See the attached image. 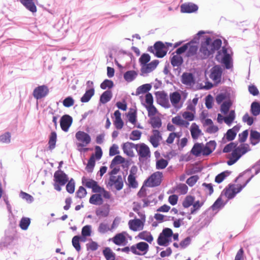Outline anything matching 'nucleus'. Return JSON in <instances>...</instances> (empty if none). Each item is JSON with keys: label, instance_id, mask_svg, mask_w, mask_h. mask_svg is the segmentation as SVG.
<instances>
[{"label": "nucleus", "instance_id": "f257e3e1", "mask_svg": "<svg viewBox=\"0 0 260 260\" xmlns=\"http://www.w3.org/2000/svg\"><path fill=\"white\" fill-rule=\"evenodd\" d=\"M221 43V40L219 39L213 40L209 37H206L205 41L201 42L197 58L205 59L212 57L215 51L220 48Z\"/></svg>", "mask_w": 260, "mask_h": 260}, {"label": "nucleus", "instance_id": "f03ea898", "mask_svg": "<svg viewBox=\"0 0 260 260\" xmlns=\"http://www.w3.org/2000/svg\"><path fill=\"white\" fill-rule=\"evenodd\" d=\"M250 150L249 145L248 144L243 143L233 150L231 154H229V160L227 164L229 166L234 164L244 154Z\"/></svg>", "mask_w": 260, "mask_h": 260}, {"label": "nucleus", "instance_id": "7ed1b4c3", "mask_svg": "<svg viewBox=\"0 0 260 260\" xmlns=\"http://www.w3.org/2000/svg\"><path fill=\"white\" fill-rule=\"evenodd\" d=\"M231 52L230 49L223 47L221 50L218 51L216 56V60L224 64L226 69H230L233 66Z\"/></svg>", "mask_w": 260, "mask_h": 260}, {"label": "nucleus", "instance_id": "20e7f679", "mask_svg": "<svg viewBox=\"0 0 260 260\" xmlns=\"http://www.w3.org/2000/svg\"><path fill=\"white\" fill-rule=\"evenodd\" d=\"M253 176L252 175L250 178H249L243 185L241 184L229 185V187L226 188L225 190L224 194L226 197L229 199H232L234 198L236 194L240 192L242 189L247 185V184L250 181Z\"/></svg>", "mask_w": 260, "mask_h": 260}, {"label": "nucleus", "instance_id": "39448f33", "mask_svg": "<svg viewBox=\"0 0 260 260\" xmlns=\"http://www.w3.org/2000/svg\"><path fill=\"white\" fill-rule=\"evenodd\" d=\"M172 235L173 231L171 229H164L158 237L157 244L160 246H167L171 242Z\"/></svg>", "mask_w": 260, "mask_h": 260}, {"label": "nucleus", "instance_id": "423d86ee", "mask_svg": "<svg viewBox=\"0 0 260 260\" xmlns=\"http://www.w3.org/2000/svg\"><path fill=\"white\" fill-rule=\"evenodd\" d=\"M106 184L109 188L114 187L117 190H120L123 186L122 177L121 175L110 176L108 181H106Z\"/></svg>", "mask_w": 260, "mask_h": 260}, {"label": "nucleus", "instance_id": "0eeeda50", "mask_svg": "<svg viewBox=\"0 0 260 260\" xmlns=\"http://www.w3.org/2000/svg\"><path fill=\"white\" fill-rule=\"evenodd\" d=\"M75 137L78 143H77L78 147H84L91 142V137L89 134L83 132L78 131L75 134Z\"/></svg>", "mask_w": 260, "mask_h": 260}, {"label": "nucleus", "instance_id": "6e6552de", "mask_svg": "<svg viewBox=\"0 0 260 260\" xmlns=\"http://www.w3.org/2000/svg\"><path fill=\"white\" fill-rule=\"evenodd\" d=\"M148 50L154 53L158 57H163L168 51L165 45L159 41L156 42L153 47H149Z\"/></svg>", "mask_w": 260, "mask_h": 260}, {"label": "nucleus", "instance_id": "1a4fd4ad", "mask_svg": "<svg viewBox=\"0 0 260 260\" xmlns=\"http://www.w3.org/2000/svg\"><path fill=\"white\" fill-rule=\"evenodd\" d=\"M222 71V68L218 65L211 69L209 77L215 84H217L221 82Z\"/></svg>", "mask_w": 260, "mask_h": 260}, {"label": "nucleus", "instance_id": "9d476101", "mask_svg": "<svg viewBox=\"0 0 260 260\" xmlns=\"http://www.w3.org/2000/svg\"><path fill=\"white\" fill-rule=\"evenodd\" d=\"M162 177V173L157 171L153 173L147 180L146 183L147 185L151 187L157 186L159 185Z\"/></svg>", "mask_w": 260, "mask_h": 260}, {"label": "nucleus", "instance_id": "9b49d317", "mask_svg": "<svg viewBox=\"0 0 260 260\" xmlns=\"http://www.w3.org/2000/svg\"><path fill=\"white\" fill-rule=\"evenodd\" d=\"M82 182L86 187L91 188L93 192L97 193L102 190V187L100 186L98 182L94 180L83 177L82 178Z\"/></svg>", "mask_w": 260, "mask_h": 260}, {"label": "nucleus", "instance_id": "f8f14e48", "mask_svg": "<svg viewBox=\"0 0 260 260\" xmlns=\"http://www.w3.org/2000/svg\"><path fill=\"white\" fill-rule=\"evenodd\" d=\"M158 62L157 60H154L149 63L141 65V75L143 76H147L148 74L151 73L156 68Z\"/></svg>", "mask_w": 260, "mask_h": 260}, {"label": "nucleus", "instance_id": "ddd939ff", "mask_svg": "<svg viewBox=\"0 0 260 260\" xmlns=\"http://www.w3.org/2000/svg\"><path fill=\"white\" fill-rule=\"evenodd\" d=\"M49 93V89L46 85H40L35 88L33 96L37 100L45 97Z\"/></svg>", "mask_w": 260, "mask_h": 260}, {"label": "nucleus", "instance_id": "4468645a", "mask_svg": "<svg viewBox=\"0 0 260 260\" xmlns=\"http://www.w3.org/2000/svg\"><path fill=\"white\" fill-rule=\"evenodd\" d=\"M11 231L9 230L6 232V237L4 241L0 243V249L10 245L16 239L15 231L13 229H11Z\"/></svg>", "mask_w": 260, "mask_h": 260}, {"label": "nucleus", "instance_id": "2eb2a0df", "mask_svg": "<svg viewBox=\"0 0 260 260\" xmlns=\"http://www.w3.org/2000/svg\"><path fill=\"white\" fill-rule=\"evenodd\" d=\"M156 101L158 104L162 107L168 108L170 107L167 94L164 91H158L156 93Z\"/></svg>", "mask_w": 260, "mask_h": 260}, {"label": "nucleus", "instance_id": "dca6fc26", "mask_svg": "<svg viewBox=\"0 0 260 260\" xmlns=\"http://www.w3.org/2000/svg\"><path fill=\"white\" fill-rule=\"evenodd\" d=\"M138 147L136 150L140 158H147L150 156L149 148L144 143L137 144Z\"/></svg>", "mask_w": 260, "mask_h": 260}, {"label": "nucleus", "instance_id": "f3484780", "mask_svg": "<svg viewBox=\"0 0 260 260\" xmlns=\"http://www.w3.org/2000/svg\"><path fill=\"white\" fill-rule=\"evenodd\" d=\"M54 180L60 185H64L68 181L69 178L62 171L58 170L56 171L54 174Z\"/></svg>", "mask_w": 260, "mask_h": 260}, {"label": "nucleus", "instance_id": "a211bd4d", "mask_svg": "<svg viewBox=\"0 0 260 260\" xmlns=\"http://www.w3.org/2000/svg\"><path fill=\"white\" fill-rule=\"evenodd\" d=\"M73 122V119L69 115L62 116L60 120V127L62 131L67 132Z\"/></svg>", "mask_w": 260, "mask_h": 260}, {"label": "nucleus", "instance_id": "6ab92c4d", "mask_svg": "<svg viewBox=\"0 0 260 260\" xmlns=\"http://www.w3.org/2000/svg\"><path fill=\"white\" fill-rule=\"evenodd\" d=\"M181 82L188 87H191L195 83V79L190 73H184L181 76Z\"/></svg>", "mask_w": 260, "mask_h": 260}, {"label": "nucleus", "instance_id": "aec40b11", "mask_svg": "<svg viewBox=\"0 0 260 260\" xmlns=\"http://www.w3.org/2000/svg\"><path fill=\"white\" fill-rule=\"evenodd\" d=\"M203 124L204 127H206V132L209 134H214L217 132L219 129L218 126L213 124L211 119H205Z\"/></svg>", "mask_w": 260, "mask_h": 260}, {"label": "nucleus", "instance_id": "412c9836", "mask_svg": "<svg viewBox=\"0 0 260 260\" xmlns=\"http://www.w3.org/2000/svg\"><path fill=\"white\" fill-rule=\"evenodd\" d=\"M161 139L162 137L160 132L156 129L153 130L152 135L149 138V141L154 148L158 146L159 142Z\"/></svg>", "mask_w": 260, "mask_h": 260}, {"label": "nucleus", "instance_id": "4be33fe9", "mask_svg": "<svg viewBox=\"0 0 260 260\" xmlns=\"http://www.w3.org/2000/svg\"><path fill=\"white\" fill-rule=\"evenodd\" d=\"M138 147L137 144H135L132 142H126L124 143L122 145V149L125 154L129 157H133L134 156V153L133 149H135Z\"/></svg>", "mask_w": 260, "mask_h": 260}, {"label": "nucleus", "instance_id": "5701e85b", "mask_svg": "<svg viewBox=\"0 0 260 260\" xmlns=\"http://www.w3.org/2000/svg\"><path fill=\"white\" fill-rule=\"evenodd\" d=\"M181 98L180 94L177 91L170 94V101L173 106L177 109H180L182 107V105H179Z\"/></svg>", "mask_w": 260, "mask_h": 260}, {"label": "nucleus", "instance_id": "b1692460", "mask_svg": "<svg viewBox=\"0 0 260 260\" xmlns=\"http://www.w3.org/2000/svg\"><path fill=\"white\" fill-rule=\"evenodd\" d=\"M37 0H20V2L25 7V8L32 13L37 12V7L36 2Z\"/></svg>", "mask_w": 260, "mask_h": 260}, {"label": "nucleus", "instance_id": "393cba45", "mask_svg": "<svg viewBox=\"0 0 260 260\" xmlns=\"http://www.w3.org/2000/svg\"><path fill=\"white\" fill-rule=\"evenodd\" d=\"M198 9L197 5L192 3H185L181 6V12L190 13L197 11Z\"/></svg>", "mask_w": 260, "mask_h": 260}, {"label": "nucleus", "instance_id": "a878e982", "mask_svg": "<svg viewBox=\"0 0 260 260\" xmlns=\"http://www.w3.org/2000/svg\"><path fill=\"white\" fill-rule=\"evenodd\" d=\"M216 146V143L214 141H210L205 145L203 144V155H208L211 153L215 150Z\"/></svg>", "mask_w": 260, "mask_h": 260}, {"label": "nucleus", "instance_id": "bb28decb", "mask_svg": "<svg viewBox=\"0 0 260 260\" xmlns=\"http://www.w3.org/2000/svg\"><path fill=\"white\" fill-rule=\"evenodd\" d=\"M190 134L193 140H197L202 134V131L196 123H192L190 128Z\"/></svg>", "mask_w": 260, "mask_h": 260}, {"label": "nucleus", "instance_id": "cd10ccee", "mask_svg": "<svg viewBox=\"0 0 260 260\" xmlns=\"http://www.w3.org/2000/svg\"><path fill=\"white\" fill-rule=\"evenodd\" d=\"M240 130V126L237 125L232 128L229 129L226 133V138L228 141L233 140L237 135V133Z\"/></svg>", "mask_w": 260, "mask_h": 260}, {"label": "nucleus", "instance_id": "c85d7f7f", "mask_svg": "<svg viewBox=\"0 0 260 260\" xmlns=\"http://www.w3.org/2000/svg\"><path fill=\"white\" fill-rule=\"evenodd\" d=\"M225 205L221 197H219L211 207V209L217 213Z\"/></svg>", "mask_w": 260, "mask_h": 260}, {"label": "nucleus", "instance_id": "c756f323", "mask_svg": "<svg viewBox=\"0 0 260 260\" xmlns=\"http://www.w3.org/2000/svg\"><path fill=\"white\" fill-rule=\"evenodd\" d=\"M125 234V233L123 232L116 235L112 238V241L117 245L123 244L126 241Z\"/></svg>", "mask_w": 260, "mask_h": 260}, {"label": "nucleus", "instance_id": "7c9ffc66", "mask_svg": "<svg viewBox=\"0 0 260 260\" xmlns=\"http://www.w3.org/2000/svg\"><path fill=\"white\" fill-rule=\"evenodd\" d=\"M250 140L252 145H255L260 142V133L256 131H251Z\"/></svg>", "mask_w": 260, "mask_h": 260}, {"label": "nucleus", "instance_id": "2f4dec72", "mask_svg": "<svg viewBox=\"0 0 260 260\" xmlns=\"http://www.w3.org/2000/svg\"><path fill=\"white\" fill-rule=\"evenodd\" d=\"M172 122L175 125L184 126L185 127H187L189 124L188 121L183 119L180 116L173 117L172 119Z\"/></svg>", "mask_w": 260, "mask_h": 260}, {"label": "nucleus", "instance_id": "473e14b6", "mask_svg": "<svg viewBox=\"0 0 260 260\" xmlns=\"http://www.w3.org/2000/svg\"><path fill=\"white\" fill-rule=\"evenodd\" d=\"M138 76L137 72L134 70L128 71L123 75L124 80L127 82H131L134 81Z\"/></svg>", "mask_w": 260, "mask_h": 260}, {"label": "nucleus", "instance_id": "72a5a7b5", "mask_svg": "<svg viewBox=\"0 0 260 260\" xmlns=\"http://www.w3.org/2000/svg\"><path fill=\"white\" fill-rule=\"evenodd\" d=\"M250 112L254 116H257L260 114V103L254 101L250 106Z\"/></svg>", "mask_w": 260, "mask_h": 260}, {"label": "nucleus", "instance_id": "f704fd0d", "mask_svg": "<svg viewBox=\"0 0 260 260\" xmlns=\"http://www.w3.org/2000/svg\"><path fill=\"white\" fill-rule=\"evenodd\" d=\"M202 143H196L193 146L191 152L196 156H199L202 153L203 155V149Z\"/></svg>", "mask_w": 260, "mask_h": 260}, {"label": "nucleus", "instance_id": "c9c22d12", "mask_svg": "<svg viewBox=\"0 0 260 260\" xmlns=\"http://www.w3.org/2000/svg\"><path fill=\"white\" fill-rule=\"evenodd\" d=\"M94 94V89H86L85 93L81 98V102L82 103L88 102Z\"/></svg>", "mask_w": 260, "mask_h": 260}, {"label": "nucleus", "instance_id": "e433bc0d", "mask_svg": "<svg viewBox=\"0 0 260 260\" xmlns=\"http://www.w3.org/2000/svg\"><path fill=\"white\" fill-rule=\"evenodd\" d=\"M89 203L93 205H100L103 203L102 196L100 194H92L90 199Z\"/></svg>", "mask_w": 260, "mask_h": 260}, {"label": "nucleus", "instance_id": "4c0bfd02", "mask_svg": "<svg viewBox=\"0 0 260 260\" xmlns=\"http://www.w3.org/2000/svg\"><path fill=\"white\" fill-rule=\"evenodd\" d=\"M112 96V92L110 90H106L103 93L100 97V102L102 104H106L110 101Z\"/></svg>", "mask_w": 260, "mask_h": 260}, {"label": "nucleus", "instance_id": "58836bf2", "mask_svg": "<svg viewBox=\"0 0 260 260\" xmlns=\"http://www.w3.org/2000/svg\"><path fill=\"white\" fill-rule=\"evenodd\" d=\"M205 202L204 200L197 201L193 203L192 207L190 210V213L192 214H196V212L201 208Z\"/></svg>", "mask_w": 260, "mask_h": 260}, {"label": "nucleus", "instance_id": "ea45409f", "mask_svg": "<svg viewBox=\"0 0 260 260\" xmlns=\"http://www.w3.org/2000/svg\"><path fill=\"white\" fill-rule=\"evenodd\" d=\"M171 62L173 67H179L183 63V58L180 55H174L172 57Z\"/></svg>", "mask_w": 260, "mask_h": 260}, {"label": "nucleus", "instance_id": "a19ab883", "mask_svg": "<svg viewBox=\"0 0 260 260\" xmlns=\"http://www.w3.org/2000/svg\"><path fill=\"white\" fill-rule=\"evenodd\" d=\"M56 133L55 132H52L50 136L49 140L48 142L49 149L50 150H52L55 148L56 142Z\"/></svg>", "mask_w": 260, "mask_h": 260}, {"label": "nucleus", "instance_id": "79ce46f5", "mask_svg": "<svg viewBox=\"0 0 260 260\" xmlns=\"http://www.w3.org/2000/svg\"><path fill=\"white\" fill-rule=\"evenodd\" d=\"M188 44V48L187 49V56H192L194 55L197 56L198 53V47L191 44V43H187Z\"/></svg>", "mask_w": 260, "mask_h": 260}, {"label": "nucleus", "instance_id": "37998d69", "mask_svg": "<svg viewBox=\"0 0 260 260\" xmlns=\"http://www.w3.org/2000/svg\"><path fill=\"white\" fill-rule=\"evenodd\" d=\"M151 88V85L149 84H143L138 88L136 90V94L139 95L142 93H145L149 91Z\"/></svg>", "mask_w": 260, "mask_h": 260}, {"label": "nucleus", "instance_id": "c03bdc74", "mask_svg": "<svg viewBox=\"0 0 260 260\" xmlns=\"http://www.w3.org/2000/svg\"><path fill=\"white\" fill-rule=\"evenodd\" d=\"M103 254L107 260H114L115 254L109 247H106L103 250Z\"/></svg>", "mask_w": 260, "mask_h": 260}, {"label": "nucleus", "instance_id": "a18cd8bd", "mask_svg": "<svg viewBox=\"0 0 260 260\" xmlns=\"http://www.w3.org/2000/svg\"><path fill=\"white\" fill-rule=\"evenodd\" d=\"M11 135L9 132H5L0 135V143L9 144L11 142Z\"/></svg>", "mask_w": 260, "mask_h": 260}, {"label": "nucleus", "instance_id": "49530a36", "mask_svg": "<svg viewBox=\"0 0 260 260\" xmlns=\"http://www.w3.org/2000/svg\"><path fill=\"white\" fill-rule=\"evenodd\" d=\"M140 239L145 240L149 243H151L153 241V237L150 233L147 232H142L139 234Z\"/></svg>", "mask_w": 260, "mask_h": 260}, {"label": "nucleus", "instance_id": "de8ad7c7", "mask_svg": "<svg viewBox=\"0 0 260 260\" xmlns=\"http://www.w3.org/2000/svg\"><path fill=\"white\" fill-rule=\"evenodd\" d=\"M235 119V113L234 110H231L229 115L225 117L224 122L230 126Z\"/></svg>", "mask_w": 260, "mask_h": 260}, {"label": "nucleus", "instance_id": "09e8293b", "mask_svg": "<svg viewBox=\"0 0 260 260\" xmlns=\"http://www.w3.org/2000/svg\"><path fill=\"white\" fill-rule=\"evenodd\" d=\"M168 165L167 160L164 158H160L156 160V169L157 170H161L165 169Z\"/></svg>", "mask_w": 260, "mask_h": 260}, {"label": "nucleus", "instance_id": "8fccbe9b", "mask_svg": "<svg viewBox=\"0 0 260 260\" xmlns=\"http://www.w3.org/2000/svg\"><path fill=\"white\" fill-rule=\"evenodd\" d=\"M194 198L192 196H187L183 201L182 205L184 208H188L192 205Z\"/></svg>", "mask_w": 260, "mask_h": 260}, {"label": "nucleus", "instance_id": "3c124183", "mask_svg": "<svg viewBox=\"0 0 260 260\" xmlns=\"http://www.w3.org/2000/svg\"><path fill=\"white\" fill-rule=\"evenodd\" d=\"M136 247H137L139 251L143 252L144 253H146L148 250L149 245L147 243L141 242L136 244Z\"/></svg>", "mask_w": 260, "mask_h": 260}, {"label": "nucleus", "instance_id": "603ef678", "mask_svg": "<svg viewBox=\"0 0 260 260\" xmlns=\"http://www.w3.org/2000/svg\"><path fill=\"white\" fill-rule=\"evenodd\" d=\"M95 166V159L93 155H91L88 160L86 167V170L88 172H92Z\"/></svg>", "mask_w": 260, "mask_h": 260}, {"label": "nucleus", "instance_id": "864d4df0", "mask_svg": "<svg viewBox=\"0 0 260 260\" xmlns=\"http://www.w3.org/2000/svg\"><path fill=\"white\" fill-rule=\"evenodd\" d=\"M129 228H141L143 226V222L139 219L130 220L128 222Z\"/></svg>", "mask_w": 260, "mask_h": 260}, {"label": "nucleus", "instance_id": "5fc2aeb1", "mask_svg": "<svg viewBox=\"0 0 260 260\" xmlns=\"http://www.w3.org/2000/svg\"><path fill=\"white\" fill-rule=\"evenodd\" d=\"M142 133L138 130L133 131L129 135V138L133 141H137L140 139Z\"/></svg>", "mask_w": 260, "mask_h": 260}, {"label": "nucleus", "instance_id": "6e6d98bb", "mask_svg": "<svg viewBox=\"0 0 260 260\" xmlns=\"http://www.w3.org/2000/svg\"><path fill=\"white\" fill-rule=\"evenodd\" d=\"M232 105L230 101H225L221 105L220 110L224 114H226Z\"/></svg>", "mask_w": 260, "mask_h": 260}, {"label": "nucleus", "instance_id": "4d7b16f0", "mask_svg": "<svg viewBox=\"0 0 260 260\" xmlns=\"http://www.w3.org/2000/svg\"><path fill=\"white\" fill-rule=\"evenodd\" d=\"M183 118L187 121H191L194 120V115L191 112L185 111L182 113Z\"/></svg>", "mask_w": 260, "mask_h": 260}, {"label": "nucleus", "instance_id": "13d9d810", "mask_svg": "<svg viewBox=\"0 0 260 260\" xmlns=\"http://www.w3.org/2000/svg\"><path fill=\"white\" fill-rule=\"evenodd\" d=\"M19 196L29 203H31L34 200L32 196L22 191L20 192Z\"/></svg>", "mask_w": 260, "mask_h": 260}, {"label": "nucleus", "instance_id": "bf43d9fd", "mask_svg": "<svg viewBox=\"0 0 260 260\" xmlns=\"http://www.w3.org/2000/svg\"><path fill=\"white\" fill-rule=\"evenodd\" d=\"M145 107L148 111V115L149 117L153 116L156 114L157 110L153 105H145Z\"/></svg>", "mask_w": 260, "mask_h": 260}, {"label": "nucleus", "instance_id": "052dcab7", "mask_svg": "<svg viewBox=\"0 0 260 260\" xmlns=\"http://www.w3.org/2000/svg\"><path fill=\"white\" fill-rule=\"evenodd\" d=\"M181 135L180 133H171L168 137L166 142L168 144H172L173 143L175 138H180Z\"/></svg>", "mask_w": 260, "mask_h": 260}, {"label": "nucleus", "instance_id": "680f3d73", "mask_svg": "<svg viewBox=\"0 0 260 260\" xmlns=\"http://www.w3.org/2000/svg\"><path fill=\"white\" fill-rule=\"evenodd\" d=\"M80 238V236H76L72 239L73 246L77 251H79L81 250V246L79 243Z\"/></svg>", "mask_w": 260, "mask_h": 260}, {"label": "nucleus", "instance_id": "e2e57ef3", "mask_svg": "<svg viewBox=\"0 0 260 260\" xmlns=\"http://www.w3.org/2000/svg\"><path fill=\"white\" fill-rule=\"evenodd\" d=\"M124 162V158L120 155H116L112 160L110 167L112 168L113 166L120 164Z\"/></svg>", "mask_w": 260, "mask_h": 260}, {"label": "nucleus", "instance_id": "0e129e2a", "mask_svg": "<svg viewBox=\"0 0 260 260\" xmlns=\"http://www.w3.org/2000/svg\"><path fill=\"white\" fill-rule=\"evenodd\" d=\"M230 175V172L228 171L223 172L216 176L215 181L217 183H221L224 178Z\"/></svg>", "mask_w": 260, "mask_h": 260}, {"label": "nucleus", "instance_id": "69168bd1", "mask_svg": "<svg viewBox=\"0 0 260 260\" xmlns=\"http://www.w3.org/2000/svg\"><path fill=\"white\" fill-rule=\"evenodd\" d=\"M113 82L111 80L106 79L101 84V88L106 89L107 88H111L113 86Z\"/></svg>", "mask_w": 260, "mask_h": 260}, {"label": "nucleus", "instance_id": "338daca9", "mask_svg": "<svg viewBox=\"0 0 260 260\" xmlns=\"http://www.w3.org/2000/svg\"><path fill=\"white\" fill-rule=\"evenodd\" d=\"M66 189L70 193H73L75 190V182L71 179L66 185Z\"/></svg>", "mask_w": 260, "mask_h": 260}, {"label": "nucleus", "instance_id": "774afa93", "mask_svg": "<svg viewBox=\"0 0 260 260\" xmlns=\"http://www.w3.org/2000/svg\"><path fill=\"white\" fill-rule=\"evenodd\" d=\"M176 189L179 193L184 194L187 192L188 187L184 184H180L177 186Z\"/></svg>", "mask_w": 260, "mask_h": 260}]
</instances>
